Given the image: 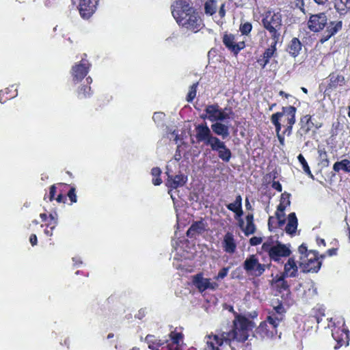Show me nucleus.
<instances>
[{
    "label": "nucleus",
    "instance_id": "nucleus-11",
    "mask_svg": "<svg viewBox=\"0 0 350 350\" xmlns=\"http://www.w3.org/2000/svg\"><path fill=\"white\" fill-rule=\"evenodd\" d=\"M196 138L198 143L204 142L206 146L211 147L219 139L212 135L211 131L206 123L200 124L196 126Z\"/></svg>",
    "mask_w": 350,
    "mask_h": 350
},
{
    "label": "nucleus",
    "instance_id": "nucleus-25",
    "mask_svg": "<svg viewBox=\"0 0 350 350\" xmlns=\"http://www.w3.org/2000/svg\"><path fill=\"white\" fill-rule=\"evenodd\" d=\"M302 46V43L299 40V38H293L287 45L286 51L293 57H296L300 54Z\"/></svg>",
    "mask_w": 350,
    "mask_h": 350
},
{
    "label": "nucleus",
    "instance_id": "nucleus-8",
    "mask_svg": "<svg viewBox=\"0 0 350 350\" xmlns=\"http://www.w3.org/2000/svg\"><path fill=\"white\" fill-rule=\"evenodd\" d=\"M87 55L84 53L79 62L75 63L70 69L72 82L77 84L81 82L88 74L91 64L86 59Z\"/></svg>",
    "mask_w": 350,
    "mask_h": 350
},
{
    "label": "nucleus",
    "instance_id": "nucleus-63",
    "mask_svg": "<svg viewBox=\"0 0 350 350\" xmlns=\"http://www.w3.org/2000/svg\"><path fill=\"white\" fill-rule=\"evenodd\" d=\"M246 221H247V224L254 223V216H253V215L252 214H248L246 216Z\"/></svg>",
    "mask_w": 350,
    "mask_h": 350
},
{
    "label": "nucleus",
    "instance_id": "nucleus-9",
    "mask_svg": "<svg viewBox=\"0 0 350 350\" xmlns=\"http://www.w3.org/2000/svg\"><path fill=\"white\" fill-rule=\"evenodd\" d=\"M299 266L302 268L304 272L317 273L321 267V261L319 260V253L315 250H310L309 257L304 259L300 256Z\"/></svg>",
    "mask_w": 350,
    "mask_h": 350
},
{
    "label": "nucleus",
    "instance_id": "nucleus-59",
    "mask_svg": "<svg viewBox=\"0 0 350 350\" xmlns=\"http://www.w3.org/2000/svg\"><path fill=\"white\" fill-rule=\"evenodd\" d=\"M219 14L221 18L225 16L226 10H225V4L224 3L221 4V5L220 6L219 10Z\"/></svg>",
    "mask_w": 350,
    "mask_h": 350
},
{
    "label": "nucleus",
    "instance_id": "nucleus-64",
    "mask_svg": "<svg viewBox=\"0 0 350 350\" xmlns=\"http://www.w3.org/2000/svg\"><path fill=\"white\" fill-rule=\"evenodd\" d=\"M40 217L43 222H46L49 218V216L48 217L47 214L44 213L40 214Z\"/></svg>",
    "mask_w": 350,
    "mask_h": 350
},
{
    "label": "nucleus",
    "instance_id": "nucleus-29",
    "mask_svg": "<svg viewBox=\"0 0 350 350\" xmlns=\"http://www.w3.org/2000/svg\"><path fill=\"white\" fill-rule=\"evenodd\" d=\"M286 310L282 302H278V305L273 307V311L268 316L271 317L275 321L280 323L283 321Z\"/></svg>",
    "mask_w": 350,
    "mask_h": 350
},
{
    "label": "nucleus",
    "instance_id": "nucleus-3",
    "mask_svg": "<svg viewBox=\"0 0 350 350\" xmlns=\"http://www.w3.org/2000/svg\"><path fill=\"white\" fill-rule=\"evenodd\" d=\"M342 22L330 21L327 22V17L325 12L311 14L308 21V29L313 32H319L325 27L326 29L319 39V42L323 44L327 41L332 36H334L342 29Z\"/></svg>",
    "mask_w": 350,
    "mask_h": 350
},
{
    "label": "nucleus",
    "instance_id": "nucleus-22",
    "mask_svg": "<svg viewBox=\"0 0 350 350\" xmlns=\"http://www.w3.org/2000/svg\"><path fill=\"white\" fill-rule=\"evenodd\" d=\"M288 278H295L298 275V266L294 257L288 258L284 264V271L282 273Z\"/></svg>",
    "mask_w": 350,
    "mask_h": 350
},
{
    "label": "nucleus",
    "instance_id": "nucleus-48",
    "mask_svg": "<svg viewBox=\"0 0 350 350\" xmlns=\"http://www.w3.org/2000/svg\"><path fill=\"white\" fill-rule=\"evenodd\" d=\"M256 232V226L254 223L247 224L245 229L244 230V233L246 236H249L250 234H252Z\"/></svg>",
    "mask_w": 350,
    "mask_h": 350
},
{
    "label": "nucleus",
    "instance_id": "nucleus-52",
    "mask_svg": "<svg viewBox=\"0 0 350 350\" xmlns=\"http://www.w3.org/2000/svg\"><path fill=\"white\" fill-rule=\"evenodd\" d=\"M275 130L276 135L279 140L280 144L281 146H284V135L286 134H284V131L282 132V133H280L281 130H278V132L277 129H275Z\"/></svg>",
    "mask_w": 350,
    "mask_h": 350
},
{
    "label": "nucleus",
    "instance_id": "nucleus-23",
    "mask_svg": "<svg viewBox=\"0 0 350 350\" xmlns=\"http://www.w3.org/2000/svg\"><path fill=\"white\" fill-rule=\"evenodd\" d=\"M287 276L282 273L276 275L275 277L272 280L271 285L273 288L276 289L279 293H282L289 289V285L287 281L285 280Z\"/></svg>",
    "mask_w": 350,
    "mask_h": 350
},
{
    "label": "nucleus",
    "instance_id": "nucleus-38",
    "mask_svg": "<svg viewBox=\"0 0 350 350\" xmlns=\"http://www.w3.org/2000/svg\"><path fill=\"white\" fill-rule=\"evenodd\" d=\"M278 42L279 41L271 40V45L267 49H266V50L262 55V56L269 62L270 61V59L276 54V46Z\"/></svg>",
    "mask_w": 350,
    "mask_h": 350
},
{
    "label": "nucleus",
    "instance_id": "nucleus-18",
    "mask_svg": "<svg viewBox=\"0 0 350 350\" xmlns=\"http://www.w3.org/2000/svg\"><path fill=\"white\" fill-rule=\"evenodd\" d=\"M221 247L227 254H233L235 253L237 243L233 232L228 231L224 234L221 241Z\"/></svg>",
    "mask_w": 350,
    "mask_h": 350
},
{
    "label": "nucleus",
    "instance_id": "nucleus-44",
    "mask_svg": "<svg viewBox=\"0 0 350 350\" xmlns=\"http://www.w3.org/2000/svg\"><path fill=\"white\" fill-rule=\"evenodd\" d=\"M198 86V82L193 83L189 90L187 95L186 100L189 103H191L196 96L197 88Z\"/></svg>",
    "mask_w": 350,
    "mask_h": 350
},
{
    "label": "nucleus",
    "instance_id": "nucleus-51",
    "mask_svg": "<svg viewBox=\"0 0 350 350\" xmlns=\"http://www.w3.org/2000/svg\"><path fill=\"white\" fill-rule=\"evenodd\" d=\"M262 242V239L260 237H253L250 239V244L252 246H256Z\"/></svg>",
    "mask_w": 350,
    "mask_h": 350
},
{
    "label": "nucleus",
    "instance_id": "nucleus-2",
    "mask_svg": "<svg viewBox=\"0 0 350 350\" xmlns=\"http://www.w3.org/2000/svg\"><path fill=\"white\" fill-rule=\"evenodd\" d=\"M171 12L177 24L187 31L197 33L204 26L200 13L187 0L175 1Z\"/></svg>",
    "mask_w": 350,
    "mask_h": 350
},
{
    "label": "nucleus",
    "instance_id": "nucleus-15",
    "mask_svg": "<svg viewBox=\"0 0 350 350\" xmlns=\"http://www.w3.org/2000/svg\"><path fill=\"white\" fill-rule=\"evenodd\" d=\"M98 0H79L77 6L82 18H89L96 11Z\"/></svg>",
    "mask_w": 350,
    "mask_h": 350
},
{
    "label": "nucleus",
    "instance_id": "nucleus-34",
    "mask_svg": "<svg viewBox=\"0 0 350 350\" xmlns=\"http://www.w3.org/2000/svg\"><path fill=\"white\" fill-rule=\"evenodd\" d=\"M226 206L228 210L234 212L237 217H241L243 215L242 198L240 195L236 197L233 203H230Z\"/></svg>",
    "mask_w": 350,
    "mask_h": 350
},
{
    "label": "nucleus",
    "instance_id": "nucleus-35",
    "mask_svg": "<svg viewBox=\"0 0 350 350\" xmlns=\"http://www.w3.org/2000/svg\"><path fill=\"white\" fill-rule=\"evenodd\" d=\"M211 129L216 135H221L223 139H226L229 135L228 126L221 122H217L213 124Z\"/></svg>",
    "mask_w": 350,
    "mask_h": 350
},
{
    "label": "nucleus",
    "instance_id": "nucleus-41",
    "mask_svg": "<svg viewBox=\"0 0 350 350\" xmlns=\"http://www.w3.org/2000/svg\"><path fill=\"white\" fill-rule=\"evenodd\" d=\"M318 154H319V164L323 167H328L329 164V161L328 159L327 154V152L325 151V150L324 148L319 149L318 150Z\"/></svg>",
    "mask_w": 350,
    "mask_h": 350
},
{
    "label": "nucleus",
    "instance_id": "nucleus-54",
    "mask_svg": "<svg viewBox=\"0 0 350 350\" xmlns=\"http://www.w3.org/2000/svg\"><path fill=\"white\" fill-rule=\"evenodd\" d=\"M291 194L288 193L286 192L283 193L281 195L280 198V204H285V203L287 202V199L290 200Z\"/></svg>",
    "mask_w": 350,
    "mask_h": 350
},
{
    "label": "nucleus",
    "instance_id": "nucleus-45",
    "mask_svg": "<svg viewBox=\"0 0 350 350\" xmlns=\"http://www.w3.org/2000/svg\"><path fill=\"white\" fill-rule=\"evenodd\" d=\"M252 30V24L250 22L241 23L239 31L242 35L248 36Z\"/></svg>",
    "mask_w": 350,
    "mask_h": 350
},
{
    "label": "nucleus",
    "instance_id": "nucleus-1",
    "mask_svg": "<svg viewBox=\"0 0 350 350\" xmlns=\"http://www.w3.org/2000/svg\"><path fill=\"white\" fill-rule=\"evenodd\" d=\"M229 311L234 315L233 328L230 332H222L217 334H210L204 338L206 345L204 350H220L224 344H229L232 341L244 342L249 337V333L254 327L253 321L245 316L238 314L234 310L233 306H229Z\"/></svg>",
    "mask_w": 350,
    "mask_h": 350
},
{
    "label": "nucleus",
    "instance_id": "nucleus-16",
    "mask_svg": "<svg viewBox=\"0 0 350 350\" xmlns=\"http://www.w3.org/2000/svg\"><path fill=\"white\" fill-rule=\"evenodd\" d=\"M211 148L212 150L217 152L219 158L223 161L226 163L230 161L232 152L224 142L218 139Z\"/></svg>",
    "mask_w": 350,
    "mask_h": 350
},
{
    "label": "nucleus",
    "instance_id": "nucleus-43",
    "mask_svg": "<svg viewBox=\"0 0 350 350\" xmlns=\"http://www.w3.org/2000/svg\"><path fill=\"white\" fill-rule=\"evenodd\" d=\"M297 159L301 163L304 172L309 176L313 178V174L304 157L301 154H299L297 157Z\"/></svg>",
    "mask_w": 350,
    "mask_h": 350
},
{
    "label": "nucleus",
    "instance_id": "nucleus-47",
    "mask_svg": "<svg viewBox=\"0 0 350 350\" xmlns=\"http://www.w3.org/2000/svg\"><path fill=\"white\" fill-rule=\"evenodd\" d=\"M310 250H308L306 244L302 243L298 247V252L301 254V256L304 257V259L309 257V252Z\"/></svg>",
    "mask_w": 350,
    "mask_h": 350
},
{
    "label": "nucleus",
    "instance_id": "nucleus-33",
    "mask_svg": "<svg viewBox=\"0 0 350 350\" xmlns=\"http://www.w3.org/2000/svg\"><path fill=\"white\" fill-rule=\"evenodd\" d=\"M58 187L57 189V195L56 196L55 200L58 203H65L66 201V193L68 192V190L70 188V185L66 183H56Z\"/></svg>",
    "mask_w": 350,
    "mask_h": 350
},
{
    "label": "nucleus",
    "instance_id": "nucleus-19",
    "mask_svg": "<svg viewBox=\"0 0 350 350\" xmlns=\"http://www.w3.org/2000/svg\"><path fill=\"white\" fill-rule=\"evenodd\" d=\"M187 181V176L180 174L175 176L169 175L166 181V186L172 189H175L184 186Z\"/></svg>",
    "mask_w": 350,
    "mask_h": 350
},
{
    "label": "nucleus",
    "instance_id": "nucleus-61",
    "mask_svg": "<svg viewBox=\"0 0 350 350\" xmlns=\"http://www.w3.org/2000/svg\"><path fill=\"white\" fill-rule=\"evenodd\" d=\"M285 222H286L285 219H280L279 220H277V224H275L277 228H281L282 226H283L284 225Z\"/></svg>",
    "mask_w": 350,
    "mask_h": 350
},
{
    "label": "nucleus",
    "instance_id": "nucleus-55",
    "mask_svg": "<svg viewBox=\"0 0 350 350\" xmlns=\"http://www.w3.org/2000/svg\"><path fill=\"white\" fill-rule=\"evenodd\" d=\"M258 64L261 66V68H265V66L269 63L262 56L257 59Z\"/></svg>",
    "mask_w": 350,
    "mask_h": 350
},
{
    "label": "nucleus",
    "instance_id": "nucleus-50",
    "mask_svg": "<svg viewBox=\"0 0 350 350\" xmlns=\"http://www.w3.org/2000/svg\"><path fill=\"white\" fill-rule=\"evenodd\" d=\"M275 224H277L275 218L273 216H269L268 219V228L270 231H273L277 228Z\"/></svg>",
    "mask_w": 350,
    "mask_h": 350
},
{
    "label": "nucleus",
    "instance_id": "nucleus-6",
    "mask_svg": "<svg viewBox=\"0 0 350 350\" xmlns=\"http://www.w3.org/2000/svg\"><path fill=\"white\" fill-rule=\"evenodd\" d=\"M262 250L268 254L271 260L276 262H280L281 258L289 257L292 253L288 246L279 241L275 245L272 241L264 242Z\"/></svg>",
    "mask_w": 350,
    "mask_h": 350
},
{
    "label": "nucleus",
    "instance_id": "nucleus-20",
    "mask_svg": "<svg viewBox=\"0 0 350 350\" xmlns=\"http://www.w3.org/2000/svg\"><path fill=\"white\" fill-rule=\"evenodd\" d=\"M85 83L86 84L81 85L77 90L76 94L79 99L88 98L93 94V91L90 87V84L92 83V79L90 77H86Z\"/></svg>",
    "mask_w": 350,
    "mask_h": 350
},
{
    "label": "nucleus",
    "instance_id": "nucleus-14",
    "mask_svg": "<svg viewBox=\"0 0 350 350\" xmlns=\"http://www.w3.org/2000/svg\"><path fill=\"white\" fill-rule=\"evenodd\" d=\"M222 41L225 46L234 55H237L245 47V42H236L235 36L232 33H224Z\"/></svg>",
    "mask_w": 350,
    "mask_h": 350
},
{
    "label": "nucleus",
    "instance_id": "nucleus-39",
    "mask_svg": "<svg viewBox=\"0 0 350 350\" xmlns=\"http://www.w3.org/2000/svg\"><path fill=\"white\" fill-rule=\"evenodd\" d=\"M217 11V1L207 0L204 3V12L206 14L213 16Z\"/></svg>",
    "mask_w": 350,
    "mask_h": 350
},
{
    "label": "nucleus",
    "instance_id": "nucleus-17",
    "mask_svg": "<svg viewBox=\"0 0 350 350\" xmlns=\"http://www.w3.org/2000/svg\"><path fill=\"white\" fill-rule=\"evenodd\" d=\"M327 85L325 88V92H331L337 89L338 87H342L345 84V77L337 72H332L328 76Z\"/></svg>",
    "mask_w": 350,
    "mask_h": 350
},
{
    "label": "nucleus",
    "instance_id": "nucleus-40",
    "mask_svg": "<svg viewBox=\"0 0 350 350\" xmlns=\"http://www.w3.org/2000/svg\"><path fill=\"white\" fill-rule=\"evenodd\" d=\"M151 174L152 176V184L155 186H159L162 183L161 178V170L158 167H154L151 170Z\"/></svg>",
    "mask_w": 350,
    "mask_h": 350
},
{
    "label": "nucleus",
    "instance_id": "nucleus-60",
    "mask_svg": "<svg viewBox=\"0 0 350 350\" xmlns=\"http://www.w3.org/2000/svg\"><path fill=\"white\" fill-rule=\"evenodd\" d=\"M275 218L276 220H279L280 219H285L284 218V217H285L284 213H281V212H279V211H275Z\"/></svg>",
    "mask_w": 350,
    "mask_h": 350
},
{
    "label": "nucleus",
    "instance_id": "nucleus-62",
    "mask_svg": "<svg viewBox=\"0 0 350 350\" xmlns=\"http://www.w3.org/2000/svg\"><path fill=\"white\" fill-rule=\"evenodd\" d=\"M314 1V3H316L317 4H318L319 5H325L327 2H328V0H313Z\"/></svg>",
    "mask_w": 350,
    "mask_h": 350
},
{
    "label": "nucleus",
    "instance_id": "nucleus-5",
    "mask_svg": "<svg viewBox=\"0 0 350 350\" xmlns=\"http://www.w3.org/2000/svg\"><path fill=\"white\" fill-rule=\"evenodd\" d=\"M261 24L270 35L271 40L280 41L283 27V16L280 11H265L262 14Z\"/></svg>",
    "mask_w": 350,
    "mask_h": 350
},
{
    "label": "nucleus",
    "instance_id": "nucleus-12",
    "mask_svg": "<svg viewBox=\"0 0 350 350\" xmlns=\"http://www.w3.org/2000/svg\"><path fill=\"white\" fill-rule=\"evenodd\" d=\"M279 323L271 317H267V320L260 323L257 328V332L262 338H273L277 334V328Z\"/></svg>",
    "mask_w": 350,
    "mask_h": 350
},
{
    "label": "nucleus",
    "instance_id": "nucleus-13",
    "mask_svg": "<svg viewBox=\"0 0 350 350\" xmlns=\"http://www.w3.org/2000/svg\"><path fill=\"white\" fill-rule=\"evenodd\" d=\"M332 336L337 342L334 349H337L342 346H347L350 340L349 331L347 327H336L332 331Z\"/></svg>",
    "mask_w": 350,
    "mask_h": 350
},
{
    "label": "nucleus",
    "instance_id": "nucleus-42",
    "mask_svg": "<svg viewBox=\"0 0 350 350\" xmlns=\"http://www.w3.org/2000/svg\"><path fill=\"white\" fill-rule=\"evenodd\" d=\"M57 189L58 187L56 184H53L49 187V193H45L44 196V200L52 202L55 200V196L57 195Z\"/></svg>",
    "mask_w": 350,
    "mask_h": 350
},
{
    "label": "nucleus",
    "instance_id": "nucleus-28",
    "mask_svg": "<svg viewBox=\"0 0 350 350\" xmlns=\"http://www.w3.org/2000/svg\"><path fill=\"white\" fill-rule=\"evenodd\" d=\"M145 341L148 343V348L152 350H166L165 347H161V349H159L163 345L165 342L158 339L154 335L148 334L145 338Z\"/></svg>",
    "mask_w": 350,
    "mask_h": 350
},
{
    "label": "nucleus",
    "instance_id": "nucleus-56",
    "mask_svg": "<svg viewBox=\"0 0 350 350\" xmlns=\"http://www.w3.org/2000/svg\"><path fill=\"white\" fill-rule=\"evenodd\" d=\"M271 187L273 189L277 190L279 192H281L282 191V186L279 181L273 180L271 184Z\"/></svg>",
    "mask_w": 350,
    "mask_h": 350
},
{
    "label": "nucleus",
    "instance_id": "nucleus-27",
    "mask_svg": "<svg viewBox=\"0 0 350 350\" xmlns=\"http://www.w3.org/2000/svg\"><path fill=\"white\" fill-rule=\"evenodd\" d=\"M298 226V220L295 213H291L288 215V222L285 227V232L291 236L295 235Z\"/></svg>",
    "mask_w": 350,
    "mask_h": 350
},
{
    "label": "nucleus",
    "instance_id": "nucleus-58",
    "mask_svg": "<svg viewBox=\"0 0 350 350\" xmlns=\"http://www.w3.org/2000/svg\"><path fill=\"white\" fill-rule=\"evenodd\" d=\"M337 250H338L337 248H334V247L330 248L326 251V254L329 256H332L336 255Z\"/></svg>",
    "mask_w": 350,
    "mask_h": 350
},
{
    "label": "nucleus",
    "instance_id": "nucleus-7",
    "mask_svg": "<svg viewBox=\"0 0 350 350\" xmlns=\"http://www.w3.org/2000/svg\"><path fill=\"white\" fill-rule=\"evenodd\" d=\"M271 262L261 264L255 254L250 255L244 261L243 267L245 271L255 277L261 276L266 269L271 267Z\"/></svg>",
    "mask_w": 350,
    "mask_h": 350
},
{
    "label": "nucleus",
    "instance_id": "nucleus-36",
    "mask_svg": "<svg viewBox=\"0 0 350 350\" xmlns=\"http://www.w3.org/2000/svg\"><path fill=\"white\" fill-rule=\"evenodd\" d=\"M333 170L336 172H339L340 170L344 171L345 172L349 173L350 172V161L345 159L340 161H337L334 164Z\"/></svg>",
    "mask_w": 350,
    "mask_h": 350
},
{
    "label": "nucleus",
    "instance_id": "nucleus-21",
    "mask_svg": "<svg viewBox=\"0 0 350 350\" xmlns=\"http://www.w3.org/2000/svg\"><path fill=\"white\" fill-rule=\"evenodd\" d=\"M171 342L167 344L166 350H180V344L183 341V334L181 332L172 331L170 334Z\"/></svg>",
    "mask_w": 350,
    "mask_h": 350
},
{
    "label": "nucleus",
    "instance_id": "nucleus-24",
    "mask_svg": "<svg viewBox=\"0 0 350 350\" xmlns=\"http://www.w3.org/2000/svg\"><path fill=\"white\" fill-rule=\"evenodd\" d=\"M206 230V224L204 220L194 221L187 231V236L193 238L196 234H201Z\"/></svg>",
    "mask_w": 350,
    "mask_h": 350
},
{
    "label": "nucleus",
    "instance_id": "nucleus-10",
    "mask_svg": "<svg viewBox=\"0 0 350 350\" xmlns=\"http://www.w3.org/2000/svg\"><path fill=\"white\" fill-rule=\"evenodd\" d=\"M205 112L208 115V119L211 122L224 121L230 118V115L233 114L232 109L225 108L220 109L218 104L207 105L205 108Z\"/></svg>",
    "mask_w": 350,
    "mask_h": 350
},
{
    "label": "nucleus",
    "instance_id": "nucleus-37",
    "mask_svg": "<svg viewBox=\"0 0 350 350\" xmlns=\"http://www.w3.org/2000/svg\"><path fill=\"white\" fill-rule=\"evenodd\" d=\"M334 8L340 14H344L350 9V0H335Z\"/></svg>",
    "mask_w": 350,
    "mask_h": 350
},
{
    "label": "nucleus",
    "instance_id": "nucleus-4",
    "mask_svg": "<svg viewBox=\"0 0 350 350\" xmlns=\"http://www.w3.org/2000/svg\"><path fill=\"white\" fill-rule=\"evenodd\" d=\"M297 108L294 106L289 105L282 107L281 111H278L271 116L270 120L275 127V129L281 130L282 127L284 128V134L289 136L292 133L293 125L295 124V115Z\"/></svg>",
    "mask_w": 350,
    "mask_h": 350
},
{
    "label": "nucleus",
    "instance_id": "nucleus-46",
    "mask_svg": "<svg viewBox=\"0 0 350 350\" xmlns=\"http://www.w3.org/2000/svg\"><path fill=\"white\" fill-rule=\"evenodd\" d=\"M66 197H68L71 203H76L77 202V196L76 195V189L75 187H70L68 190Z\"/></svg>",
    "mask_w": 350,
    "mask_h": 350
},
{
    "label": "nucleus",
    "instance_id": "nucleus-53",
    "mask_svg": "<svg viewBox=\"0 0 350 350\" xmlns=\"http://www.w3.org/2000/svg\"><path fill=\"white\" fill-rule=\"evenodd\" d=\"M291 204V200L287 199V202L285 203V204H279V205L277 207V211H279V212H281V213H284V211L286 209V208L288 206H290Z\"/></svg>",
    "mask_w": 350,
    "mask_h": 350
},
{
    "label": "nucleus",
    "instance_id": "nucleus-57",
    "mask_svg": "<svg viewBox=\"0 0 350 350\" xmlns=\"http://www.w3.org/2000/svg\"><path fill=\"white\" fill-rule=\"evenodd\" d=\"M29 242L32 246H35L38 243L37 236L35 234H31L29 237Z\"/></svg>",
    "mask_w": 350,
    "mask_h": 350
},
{
    "label": "nucleus",
    "instance_id": "nucleus-49",
    "mask_svg": "<svg viewBox=\"0 0 350 350\" xmlns=\"http://www.w3.org/2000/svg\"><path fill=\"white\" fill-rule=\"evenodd\" d=\"M229 267H223L221 269L217 274V275L215 277L216 280H221L224 279L228 273Z\"/></svg>",
    "mask_w": 350,
    "mask_h": 350
},
{
    "label": "nucleus",
    "instance_id": "nucleus-32",
    "mask_svg": "<svg viewBox=\"0 0 350 350\" xmlns=\"http://www.w3.org/2000/svg\"><path fill=\"white\" fill-rule=\"evenodd\" d=\"M17 95V90L14 85L6 88L0 91V102L5 103L7 100H10Z\"/></svg>",
    "mask_w": 350,
    "mask_h": 350
},
{
    "label": "nucleus",
    "instance_id": "nucleus-26",
    "mask_svg": "<svg viewBox=\"0 0 350 350\" xmlns=\"http://www.w3.org/2000/svg\"><path fill=\"white\" fill-rule=\"evenodd\" d=\"M299 125L301 135H307L314 126V124L312 121V116L307 114L302 116L300 119Z\"/></svg>",
    "mask_w": 350,
    "mask_h": 350
},
{
    "label": "nucleus",
    "instance_id": "nucleus-31",
    "mask_svg": "<svg viewBox=\"0 0 350 350\" xmlns=\"http://www.w3.org/2000/svg\"><path fill=\"white\" fill-rule=\"evenodd\" d=\"M208 278H204L202 273H198L193 276V283L200 292H203L210 287L208 286Z\"/></svg>",
    "mask_w": 350,
    "mask_h": 350
},
{
    "label": "nucleus",
    "instance_id": "nucleus-30",
    "mask_svg": "<svg viewBox=\"0 0 350 350\" xmlns=\"http://www.w3.org/2000/svg\"><path fill=\"white\" fill-rule=\"evenodd\" d=\"M46 228L44 229V234L46 236L51 237L53 235V231L57 225V215L56 213L54 214H49V218L46 222H44Z\"/></svg>",
    "mask_w": 350,
    "mask_h": 350
}]
</instances>
